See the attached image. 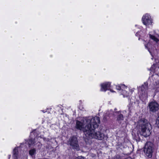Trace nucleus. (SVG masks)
I'll list each match as a JSON object with an SVG mask.
<instances>
[{
  "instance_id": "nucleus-1",
  "label": "nucleus",
  "mask_w": 159,
  "mask_h": 159,
  "mask_svg": "<svg viewBox=\"0 0 159 159\" xmlns=\"http://www.w3.org/2000/svg\"><path fill=\"white\" fill-rule=\"evenodd\" d=\"M100 122L99 118L97 116L92 118L91 117L86 118L81 121L76 120L75 127L78 129L83 131L87 138L102 140L104 138V134L100 132L95 131Z\"/></svg>"
},
{
  "instance_id": "nucleus-2",
  "label": "nucleus",
  "mask_w": 159,
  "mask_h": 159,
  "mask_svg": "<svg viewBox=\"0 0 159 159\" xmlns=\"http://www.w3.org/2000/svg\"><path fill=\"white\" fill-rule=\"evenodd\" d=\"M136 124L138 131L141 135L146 137L150 134L151 125L147 120L142 118L139 120Z\"/></svg>"
},
{
  "instance_id": "nucleus-3",
  "label": "nucleus",
  "mask_w": 159,
  "mask_h": 159,
  "mask_svg": "<svg viewBox=\"0 0 159 159\" xmlns=\"http://www.w3.org/2000/svg\"><path fill=\"white\" fill-rule=\"evenodd\" d=\"M154 149V145L152 143L148 142L145 145L144 151L146 155L149 158L152 157Z\"/></svg>"
},
{
  "instance_id": "nucleus-4",
  "label": "nucleus",
  "mask_w": 159,
  "mask_h": 159,
  "mask_svg": "<svg viewBox=\"0 0 159 159\" xmlns=\"http://www.w3.org/2000/svg\"><path fill=\"white\" fill-rule=\"evenodd\" d=\"M67 144L70 145L72 148L77 151L80 150L77 138L74 136L70 137L69 139L67 142Z\"/></svg>"
},
{
  "instance_id": "nucleus-5",
  "label": "nucleus",
  "mask_w": 159,
  "mask_h": 159,
  "mask_svg": "<svg viewBox=\"0 0 159 159\" xmlns=\"http://www.w3.org/2000/svg\"><path fill=\"white\" fill-rule=\"evenodd\" d=\"M116 89L119 90V93L123 95L124 98L127 97L129 95V88L124 85H121L116 86Z\"/></svg>"
},
{
  "instance_id": "nucleus-6",
  "label": "nucleus",
  "mask_w": 159,
  "mask_h": 159,
  "mask_svg": "<svg viewBox=\"0 0 159 159\" xmlns=\"http://www.w3.org/2000/svg\"><path fill=\"white\" fill-rule=\"evenodd\" d=\"M18 148H16L13 150L12 158L13 159H27V155L23 156L21 155V152L19 151Z\"/></svg>"
},
{
  "instance_id": "nucleus-7",
  "label": "nucleus",
  "mask_w": 159,
  "mask_h": 159,
  "mask_svg": "<svg viewBox=\"0 0 159 159\" xmlns=\"http://www.w3.org/2000/svg\"><path fill=\"white\" fill-rule=\"evenodd\" d=\"M148 89L147 84L144 83L140 87L138 88V93L141 97L144 98L147 95V90Z\"/></svg>"
},
{
  "instance_id": "nucleus-8",
  "label": "nucleus",
  "mask_w": 159,
  "mask_h": 159,
  "mask_svg": "<svg viewBox=\"0 0 159 159\" xmlns=\"http://www.w3.org/2000/svg\"><path fill=\"white\" fill-rule=\"evenodd\" d=\"M151 70L152 71H154L156 72V74L153 75V76L154 78L156 79V80L157 81H155L157 84H159V68L156 67L155 65L153 64L151 68Z\"/></svg>"
},
{
  "instance_id": "nucleus-9",
  "label": "nucleus",
  "mask_w": 159,
  "mask_h": 159,
  "mask_svg": "<svg viewBox=\"0 0 159 159\" xmlns=\"http://www.w3.org/2000/svg\"><path fill=\"white\" fill-rule=\"evenodd\" d=\"M148 107L150 111L154 112L159 109V105L155 102H152L149 104Z\"/></svg>"
},
{
  "instance_id": "nucleus-10",
  "label": "nucleus",
  "mask_w": 159,
  "mask_h": 159,
  "mask_svg": "<svg viewBox=\"0 0 159 159\" xmlns=\"http://www.w3.org/2000/svg\"><path fill=\"white\" fill-rule=\"evenodd\" d=\"M142 21L143 24L146 25L151 24L152 23L150 16L148 14L143 16Z\"/></svg>"
},
{
  "instance_id": "nucleus-11",
  "label": "nucleus",
  "mask_w": 159,
  "mask_h": 159,
  "mask_svg": "<svg viewBox=\"0 0 159 159\" xmlns=\"http://www.w3.org/2000/svg\"><path fill=\"white\" fill-rule=\"evenodd\" d=\"M110 83L109 82H106L101 84V90L102 91L105 92L107 90H110L112 92L114 91L111 89H110Z\"/></svg>"
},
{
  "instance_id": "nucleus-12",
  "label": "nucleus",
  "mask_w": 159,
  "mask_h": 159,
  "mask_svg": "<svg viewBox=\"0 0 159 159\" xmlns=\"http://www.w3.org/2000/svg\"><path fill=\"white\" fill-rule=\"evenodd\" d=\"M149 37L151 39L156 43H157L159 41V39L156 37L155 36L152 35L151 34H149Z\"/></svg>"
},
{
  "instance_id": "nucleus-13",
  "label": "nucleus",
  "mask_w": 159,
  "mask_h": 159,
  "mask_svg": "<svg viewBox=\"0 0 159 159\" xmlns=\"http://www.w3.org/2000/svg\"><path fill=\"white\" fill-rule=\"evenodd\" d=\"M35 143L34 139H30L28 141V144L30 145H34Z\"/></svg>"
},
{
  "instance_id": "nucleus-14",
  "label": "nucleus",
  "mask_w": 159,
  "mask_h": 159,
  "mask_svg": "<svg viewBox=\"0 0 159 159\" xmlns=\"http://www.w3.org/2000/svg\"><path fill=\"white\" fill-rule=\"evenodd\" d=\"M35 152L36 150L34 149H31L29 151V154L31 156L33 155Z\"/></svg>"
},
{
  "instance_id": "nucleus-15",
  "label": "nucleus",
  "mask_w": 159,
  "mask_h": 159,
  "mask_svg": "<svg viewBox=\"0 0 159 159\" xmlns=\"http://www.w3.org/2000/svg\"><path fill=\"white\" fill-rule=\"evenodd\" d=\"M123 120V115L121 114H120L117 117V120L118 121Z\"/></svg>"
},
{
  "instance_id": "nucleus-16",
  "label": "nucleus",
  "mask_w": 159,
  "mask_h": 159,
  "mask_svg": "<svg viewBox=\"0 0 159 159\" xmlns=\"http://www.w3.org/2000/svg\"><path fill=\"white\" fill-rule=\"evenodd\" d=\"M70 159H87L85 157L81 156H79L77 157H74Z\"/></svg>"
},
{
  "instance_id": "nucleus-17",
  "label": "nucleus",
  "mask_w": 159,
  "mask_h": 159,
  "mask_svg": "<svg viewBox=\"0 0 159 159\" xmlns=\"http://www.w3.org/2000/svg\"><path fill=\"white\" fill-rule=\"evenodd\" d=\"M144 44H145V48H147V49H148V51L151 54L150 51V50H149V49L148 48V45H149L150 44L149 43H148V44H146V43H144Z\"/></svg>"
},
{
  "instance_id": "nucleus-18",
  "label": "nucleus",
  "mask_w": 159,
  "mask_h": 159,
  "mask_svg": "<svg viewBox=\"0 0 159 159\" xmlns=\"http://www.w3.org/2000/svg\"><path fill=\"white\" fill-rule=\"evenodd\" d=\"M134 91V89H130V90H129V91H128L129 92H129L131 93H132Z\"/></svg>"
},
{
  "instance_id": "nucleus-19",
  "label": "nucleus",
  "mask_w": 159,
  "mask_h": 159,
  "mask_svg": "<svg viewBox=\"0 0 159 159\" xmlns=\"http://www.w3.org/2000/svg\"><path fill=\"white\" fill-rule=\"evenodd\" d=\"M10 155H9V156L8 159H10Z\"/></svg>"
},
{
  "instance_id": "nucleus-20",
  "label": "nucleus",
  "mask_w": 159,
  "mask_h": 159,
  "mask_svg": "<svg viewBox=\"0 0 159 159\" xmlns=\"http://www.w3.org/2000/svg\"><path fill=\"white\" fill-rule=\"evenodd\" d=\"M108 115V113L107 112L106 113V115Z\"/></svg>"
},
{
  "instance_id": "nucleus-21",
  "label": "nucleus",
  "mask_w": 159,
  "mask_h": 159,
  "mask_svg": "<svg viewBox=\"0 0 159 159\" xmlns=\"http://www.w3.org/2000/svg\"><path fill=\"white\" fill-rule=\"evenodd\" d=\"M138 32L136 34V35L137 36V34H138Z\"/></svg>"
},
{
  "instance_id": "nucleus-22",
  "label": "nucleus",
  "mask_w": 159,
  "mask_h": 159,
  "mask_svg": "<svg viewBox=\"0 0 159 159\" xmlns=\"http://www.w3.org/2000/svg\"><path fill=\"white\" fill-rule=\"evenodd\" d=\"M157 121H158V122H159V120H157Z\"/></svg>"
}]
</instances>
